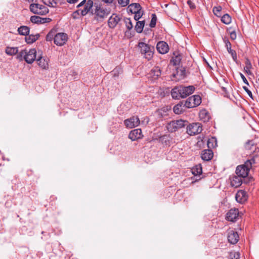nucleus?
Segmentation results:
<instances>
[{
	"mask_svg": "<svg viewBox=\"0 0 259 259\" xmlns=\"http://www.w3.org/2000/svg\"><path fill=\"white\" fill-rule=\"evenodd\" d=\"M134 19L136 21H138L142 16L143 14V12L141 10L139 11L138 12H136V13H134Z\"/></svg>",
	"mask_w": 259,
	"mask_h": 259,
	"instance_id": "obj_45",
	"label": "nucleus"
},
{
	"mask_svg": "<svg viewBox=\"0 0 259 259\" xmlns=\"http://www.w3.org/2000/svg\"><path fill=\"white\" fill-rule=\"evenodd\" d=\"M213 153L211 149H205L202 151L201 157L204 161H209L211 159Z\"/></svg>",
	"mask_w": 259,
	"mask_h": 259,
	"instance_id": "obj_21",
	"label": "nucleus"
},
{
	"mask_svg": "<svg viewBox=\"0 0 259 259\" xmlns=\"http://www.w3.org/2000/svg\"><path fill=\"white\" fill-rule=\"evenodd\" d=\"M230 37L232 39H235L236 38V34L235 31H233L230 33Z\"/></svg>",
	"mask_w": 259,
	"mask_h": 259,
	"instance_id": "obj_53",
	"label": "nucleus"
},
{
	"mask_svg": "<svg viewBox=\"0 0 259 259\" xmlns=\"http://www.w3.org/2000/svg\"><path fill=\"white\" fill-rule=\"evenodd\" d=\"M239 216V210L238 209H231L226 214L227 220L234 222H236Z\"/></svg>",
	"mask_w": 259,
	"mask_h": 259,
	"instance_id": "obj_13",
	"label": "nucleus"
},
{
	"mask_svg": "<svg viewBox=\"0 0 259 259\" xmlns=\"http://www.w3.org/2000/svg\"><path fill=\"white\" fill-rule=\"evenodd\" d=\"M174 65H179L180 61H181V58L179 56H176L175 58H172V59Z\"/></svg>",
	"mask_w": 259,
	"mask_h": 259,
	"instance_id": "obj_48",
	"label": "nucleus"
},
{
	"mask_svg": "<svg viewBox=\"0 0 259 259\" xmlns=\"http://www.w3.org/2000/svg\"><path fill=\"white\" fill-rule=\"evenodd\" d=\"M192 174L195 176L200 175L202 172V169L201 165H197L192 169Z\"/></svg>",
	"mask_w": 259,
	"mask_h": 259,
	"instance_id": "obj_36",
	"label": "nucleus"
},
{
	"mask_svg": "<svg viewBox=\"0 0 259 259\" xmlns=\"http://www.w3.org/2000/svg\"><path fill=\"white\" fill-rule=\"evenodd\" d=\"M228 240L232 244H236L239 240V235L237 232L231 231L228 235Z\"/></svg>",
	"mask_w": 259,
	"mask_h": 259,
	"instance_id": "obj_20",
	"label": "nucleus"
},
{
	"mask_svg": "<svg viewBox=\"0 0 259 259\" xmlns=\"http://www.w3.org/2000/svg\"><path fill=\"white\" fill-rule=\"evenodd\" d=\"M18 52L17 47H7L6 49V53L9 55H14Z\"/></svg>",
	"mask_w": 259,
	"mask_h": 259,
	"instance_id": "obj_34",
	"label": "nucleus"
},
{
	"mask_svg": "<svg viewBox=\"0 0 259 259\" xmlns=\"http://www.w3.org/2000/svg\"><path fill=\"white\" fill-rule=\"evenodd\" d=\"M40 17L38 16H32L30 17V21L33 23L40 24Z\"/></svg>",
	"mask_w": 259,
	"mask_h": 259,
	"instance_id": "obj_43",
	"label": "nucleus"
},
{
	"mask_svg": "<svg viewBox=\"0 0 259 259\" xmlns=\"http://www.w3.org/2000/svg\"><path fill=\"white\" fill-rule=\"evenodd\" d=\"M141 10V6L138 3H133L128 5L127 11L132 14L136 13Z\"/></svg>",
	"mask_w": 259,
	"mask_h": 259,
	"instance_id": "obj_22",
	"label": "nucleus"
},
{
	"mask_svg": "<svg viewBox=\"0 0 259 259\" xmlns=\"http://www.w3.org/2000/svg\"><path fill=\"white\" fill-rule=\"evenodd\" d=\"M79 11H80V10H78L75 12H74L72 14V17L73 19H77L79 17Z\"/></svg>",
	"mask_w": 259,
	"mask_h": 259,
	"instance_id": "obj_49",
	"label": "nucleus"
},
{
	"mask_svg": "<svg viewBox=\"0 0 259 259\" xmlns=\"http://www.w3.org/2000/svg\"><path fill=\"white\" fill-rule=\"evenodd\" d=\"M109 13V10L106 9L104 5L100 4L96 6L95 14L97 17L103 18L107 16Z\"/></svg>",
	"mask_w": 259,
	"mask_h": 259,
	"instance_id": "obj_8",
	"label": "nucleus"
},
{
	"mask_svg": "<svg viewBox=\"0 0 259 259\" xmlns=\"http://www.w3.org/2000/svg\"><path fill=\"white\" fill-rule=\"evenodd\" d=\"M145 25V21H138L136 23L135 29L137 33H140L143 31Z\"/></svg>",
	"mask_w": 259,
	"mask_h": 259,
	"instance_id": "obj_29",
	"label": "nucleus"
},
{
	"mask_svg": "<svg viewBox=\"0 0 259 259\" xmlns=\"http://www.w3.org/2000/svg\"><path fill=\"white\" fill-rule=\"evenodd\" d=\"M179 91L181 93V98H186L187 96L192 94L195 90V88L193 85L188 87L179 86Z\"/></svg>",
	"mask_w": 259,
	"mask_h": 259,
	"instance_id": "obj_12",
	"label": "nucleus"
},
{
	"mask_svg": "<svg viewBox=\"0 0 259 259\" xmlns=\"http://www.w3.org/2000/svg\"><path fill=\"white\" fill-rule=\"evenodd\" d=\"M222 10V7L221 6H215L213 8L212 12L215 16L220 17L221 12Z\"/></svg>",
	"mask_w": 259,
	"mask_h": 259,
	"instance_id": "obj_38",
	"label": "nucleus"
},
{
	"mask_svg": "<svg viewBox=\"0 0 259 259\" xmlns=\"http://www.w3.org/2000/svg\"><path fill=\"white\" fill-rule=\"evenodd\" d=\"M36 50L35 49H31L29 50L24 49L21 50L18 54L17 58L20 60H24L28 64H32L36 59Z\"/></svg>",
	"mask_w": 259,
	"mask_h": 259,
	"instance_id": "obj_1",
	"label": "nucleus"
},
{
	"mask_svg": "<svg viewBox=\"0 0 259 259\" xmlns=\"http://www.w3.org/2000/svg\"><path fill=\"white\" fill-rule=\"evenodd\" d=\"M202 131L201 124L200 123H192L187 127V133L191 136L200 134Z\"/></svg>",
	"mask_w": 259,
	"mask_h": 259,
	"instance_id": "obj_7",
	"label": "nucleus"
},
{
	"mask_svg": "<svg viewBox=\"0 0 259 259\" xmlns=\"http://www.w3.org/2000/svg\"><path fill=\"white\" fill-rule=\"evenodd\" d=\"M225 43V46L228 53L231 55L232 59L234 62L237 63V54L235 51L231 49V44L230 42L228 40H224Z\"/></svg>",
	"mask_w": 259,
	"mask_h": 259,
	"instance_id": "obj_18",
	"label": "nucleus"
},
{
	"mask_svg": "<svg viewBox=\"0 0 259 259\" xmlns=\"http://www.w3.org/2000/svg\"><path fill=\"white\" fill-rule=\"evenodd\" d=\"M171 95L173 99H179L181 98V93L179 91V87H176L174 89H172L171 91Z\"/></svg>",
	"mask_w": 259,
	"mask_h": 259,
	"instance_id": "obj_27",
	"label": "nucleus"
},
{
	"mask_svg": "<svg viewBox=\"0 0 259 259\" xmlns=\"http://www.w3.org/2000/svg\"><path fill=\"white\" fill-rule=\"evenodd\" d=\"M39 37V34H36L35 35H29L26 36L25 40L27 44H31L35 42L36 40L38 39Z\"/></svg>",
	"mask_w": 259,
	"mask_h": 259,
	"instance_id": "obj_28",
	"label": "nucleus"
},
{
	"mask_svg": "<svg viewBox=\"0 0 259 259\" xmlns=\"http://www.w3.org/2000/svg\"><path fill=\"white\" fill-rule=\"evenodd\" d=\"M243 89L245 91V92L247 93L248 95L251 98L253 99V96H252V94L251 92L249 90H248V89L246 87H245V86L243 87Z\"/></svg>",
	"mask_w": 259,
	"mask_h": 259,
	"instance_id": "obj_50",
	"label": "nucleus"
},
{
	"mask_svg": "<svg viewBox=\"0 0 259 259\" xmlns=\"http://www.w3.org/2000/svg\"><path fill=\"white\" fill-rule=\"evenodd\" d=\"M114 0H102V1L106 4H112Z\"/></svg>",
	"mask_w": 259,
	"mask_h": 259,
	"instance_id": "obj_55",
	"label": "nucleus"
},
{
	"mask_svg": "<svg viewBox=\"0 0 259 259\" xmlns=\"http://www.w3.org/2000/svg\"><path fill=\"white\" fill-rule=\"evenodd\" d=\"M258 81H259V78H258Z\"/></svg>",
	"mask_w": 259,
	"mask_h": 259,
	"instance_id": "obj_58",
	"label": "nucleus"
},
{
	"mask_svg": "<svg viewBox=\"0 0 259 259\" xmlns=\"http://www.w3.org/2000/svg\"><path fill=\"white\" fill-rule=\"evenodd\" d=\"M235 198L237 202L242 203L247 200V195L245 191L240 190L236 194Z\"/></svg>",
	"mask_w": 259,
	"mask_h": 259,
	"instance_id": "obj_17",
	"label": "nucleus"
},
{
	"mask_svg": "<svg viewBox=\"0 0 259 259\" xmlns=\"http://www.w3.org/2000/svg\"><path fill=\"white\" fill-rule=\"evenodd\" d=\"M243 178L241 177L234 176L233 177L232 180L231 182V185L232 187L237 188L241 185L242 183Z\"/></svg>",
	"mask_w": 259,
	"mask_h": 259,
	"instance_id": "obj_23",
	"label": "nucleus"
},
{
	"mask_svg": "<svg viewBox=\"0 0 259 259\" xmlns=\"http://www.w3.org/2000/svg\"><path fill=\"white\" fill-rule=\"evenodd\" d=\"M68 39L67 35L65 33H58L56 34L54 38V43L57 46H63Z\"/></svg>",
	"mask_w": 259,
	"mask_h": 259,
	"instance_id": "obj_10",
	"label": "nucleus"
},
{
	"mask_svg": "<svg viewBox=\"0 0 259 259\" xmlns=\"http://www.w3.org/2000/svg\"><path fill=\"white\" fill-rule=\"evenodd\" d=\"M30 10L35 14L43 15L49 12V10L45 6L38 4H31L30 5Z\"/></svg>",
	"mask_w": 259,
	"mask_h": 259,
	"instance_id": "obj_5",
	"label": "nucleus"
},
{
	"mask_svg": "<svg viewBox=\"0 0 259 259\" xmlns=\"http://www.w3.org/2000/svg\"><path fill=\"white\" fill-rule=\"evenodd\" d=\"M207 145L209 149L215 147L217 146V139L215 137H211L207 141Z\"/></svg>",
	"mask_w": 259,
	"mask_h": 259,
	"instance_id": "obj_32",
	"label": "nucleus"
},
{
	"mask_svg": "<svg viewBox=\"0 0 259 259\" xmlns=\"http://www.w3.org/2000/svg\"><path fill=\"white\" fill-rule=\"evenodd\" d=\"M42 2L45 5L50 7H55L56 5L55 0H42Z\"/></svg>",
	"mask_w": 259,
	"mask_h": 259,
	"instance_id": "obj_41",
	"label": "nucleus"
},
{
	"mask_svg": "<svg viewBox=\"0 0 259 259\" xmlns=\"http://www.w3.org/2000/svg\"><path fill=\"white\" fill-rule=\"evenodd\" d=\"M200 119L203 122H207L210 119V115L208 112L205 109L200 111L199 114Z\"/></svg>",
	"mask_w": 259,
	"mask_h": 259,
	"instance_id": "obj_25",
	"label": "nucleus"
},
{
	"mask_svg": "<svg viewBox=\"0 0 259 259\" xmlns=\"http://www.w3.org/2000/svg\"><path fill=\"white\" fill-rule=\"evenodd\" d=\"M239 75H240V77H241L243 82L244 83H245L246 85H248L249 83H248L247 80L246 79V77H245V76L241 72L239 73Z\"/></svg>",
	"mask_w": 259,
	"mask_h": 259,
	"instance_id": "obj_51",
	"label": "nucleus"
},
{
	"mask_svg": "<svg viewBox=\"0 0 259 259\" xmlns=\"http://www.w3.org/2000/svg\"><path fill=\"white\" fill-rule=\"evenodd\" d=\"M187 4L191 9H194L195 8V5L194 3H193L191 0H188L187 1Z\"/></svg>",
	"mask_w": 259,
	"mask_h": 259,
	"instance_id": "obj_52",
	"label": "nucleus"
},
{
	"mask_svg": "<svg viewBox=\"0 0 259 259\" xmlns=\"http://www.w3.org/2000/svg\"><path fill=\"white\" fill-rule=\"evenodd\" d=\"M29 3H31L33 2H36V0H26Z\"/></svg>",
	"mask_w": 259,
	"mask_h": 259,
	"instance_id": "obj_57",
	"label": "nucleus"
},
{
	"mask_svg": "<svg viewBox=\"0 0 259 259\" xmlns=\"http://www.w3.org/2000/svg\"><path fill=\"white\" fill-rule=\"evenodd\" d=\"M161 74V70L159 67H154L150 71V75L154 79H157Z\"/></svg>",
	"mask_w": 259,
	"mask_h": 259,
	"instance_id": "obj_26",
	"label": "nucleus"
},
{
	"mask_svg": "<svg viewBox=\"0 0 259 259\" xmlns=\"http://www.w3.org/2000/svg\"><path fill=\"white\" fill-rule=\"evenodd\" d=\"M118 70H119L118 68H115V69L113 70V72L114 73V76H115L116 75V72L118 73Z\"/></svg>",
	"mask_w": 259,
	"mask_h": 259,
	"instance_id": "obj_56",
	"label": "nucleus"
},
{
	"mask_svg": "<svg viewBox=\"0 0 259 259\" xmlns=\"http://www.w3.org/2000/svg\"><path fill=\"white\" fill-rule=\"evenodd\" d=\"M29 28L26 26H20L18 29L19 33L22 35H27L29 32Z\"/></svg>",
	"mask_w": 259,
	"mask_h": 259,
	"instance_id": "obj_33",
	"label": "nucleus"
},
{
	"mask_svg": "<svg viewBox=\"0 0 259 259\" xmlns=\"http://www.w3.org/2000/svg\"><path fill=\"white\" fill-rule=\"evenodd\" d=\"M201 103V98L199 95H193L189 97L185 102L184 107L192 108L199 106Z\"/></svg>",
	"mask_w": 259,
	"mask_h": 259,
	"instance_id": "obj_3",
	"label": "nucleus"
},
{
	"mask_svg": "<svg viewBox=\"0 0 259 259\" xmlns=\"http://www.w3.org/2000/svg\"><path fill=\"white\" fill-rule=\"evenodd\" d=\"M245 63V66L244 67V71L248 75L252 74L250 70L252 68V65L250 60L248 59H246Z\"/></svg>",
	"mask_w": 259,
	"mask_h": 259,
	"instance_id": "obj_31",
	"label": "nucleus"
},
{
	"mask_svg": "<svg viewBox=\"0 0 259 259\" xmlns=\"http://www.w3.org/2000/svg\"><path fill=\"white\" fill-rule=\"evenodd\" d=\"M138 47L140 49L141 55L147 60H150L153 56L154 47L143 42H140Z\"/></svg>",
	"mask_w": 259,
	"mask_h": 259,
	"instance_id": "obj_2",
	"label": "nucleus"
},
{
	"mask_svg": "<svg viewBox=\"0 0 259 259\" xmlns=\"http://www.w3.org/2000/svg\"><path fill=\"white\" fill-rule=\"evenodd\" d=\"M55 35V32L54 30L50 31L46 37V40L50 41H52L53 39L54 40Z\"/></svg>",
	"mask_w": 259,
	"mask_h": 259,
	"instance_id": "obj_39",
	"label": "nucleus"
},
{
	"mask_svg": "<svg viewBox=\"0 0 259 259\" xmlns=\"http://www.w3.org/2000/svg\"><path fill=\"white\" fill-rule=\"evenodd\" d=\"M118 4L122 7H126L130 3V0H117Z\"/></svg>",
	"mask_w": 259,
	"mask_h": 259,
	"instance_id": "obj_46",
	"label": "nucleus"
},
{
	"mask_svg": "<svg viewBox=\"0 0 259 259\" xmlns=\"http://www.w3.org/2000/svg\"><path fill=\"white\" fill-rule=\"evenodd\" d=\"M140 119L138 116H134L124 121V123L127 128H132L138 126L140 124Z\"/></svg>",
	"mask_w": 259,
	"mask_h": 259,
	"instance_id": "obj_9",
	"label": "nucleus"
},
{
	"mask_svg": "<svg viewBox=\"0 0 259 259\" xmlns=\"http://www.w3.org/2000/svg\"><path fill=\"white\" fill-rule=\"evenodd\" d=\"M51 21H52V19L50 18H41V17L40 19V24L49 23Z\"/></svg>",
	"mask_w": 259,
	"mask_h": 259,
	"instance_id": "obj_47",
	"label": "nucleus"
},
{
	"mask_svg": "<svg viewBox=\"0 0 259 259\" xmlns=\"http://www.w3.org/2000/svg\"><path fill=\"white\" fill-rule=\"evenodd\" d=\"M120 20V18L118 15H117L115 14H112V15L109 18L108 21L109 27L111 28H115Z\"/></svg>",
	"mask_w": 259,
	"mask_h": 259,
	"instance_id": "obj_15",
	"label": "nucleus"
},
{
	"mask_svg": "<svg viewBox=\"0 0 259 259\" xmlns=\"http://www.w3.org/2000/svg\"><path fill=\"white\" fill-rule=\"evenodd\" d=\"M170 107L166 106L158 109L157 111V112L159 116L161 117H163L168 115V112L170 111Z\"/></svg>",
	"mask_w": 259,
	"mask_h": 259,
	"instance_id": "obj_24",
	"label": "nucleus"
},
{
	"mask_svg": "<svg viewBox=\"0 0 259 259\" xmlns=\"http://www.w3.org/2000/svg\"><path fill=\"white\" fill-rule=\"evenodd\" d=\"M156 49L157 51L161 54H165L168 52L169 50V47L166 42L161 41H159L156 46Z\"/></svg>",
	"mask_w": 259,
	"mask_h": 259,
	"instance_id": "obj_16",
	"label": "nucleus"
},
{
	"mask_svg": "<svg viewBox=\"0 0 259 259\" xmlns=\"http://www.w3.org/2000/svg\"><path fill=\"white\" fill-rule=\"evenodd\" d=\"M187 123V121L182 119L171 121L168 123L167 128L169 132L173 133L184 127Z\"/></svg>",
	"mask_w": 259,
	"mask_h": 259,
	"instance_id": "obj_4",
	"label": "nucleus"
},
{
	"mask_svg": "<svg viewBox=\"0 0 259 259\" xmlns=\"http://www.w3.org/2000/svg\"><path fill=\"white\" fill-rule=\"evenodd\" d=\"M240 254L238 252L232 251L229 254V259H239Z\"/></svg>",
	"mask_w": 259,
	"mask_h": 259,
	"instance_id": "obj_42",
	"label": "nucleus"
},
{
	"mask_svg": "<svg viewBox=\"0 0 259 259\" xmlns=\"http://www.w3.org/2000/svg\"><path fill=\"white\" fill-rule=\"evenodd\" d=\"M250 169V168L247 166L246 164L244 163V164L238 165L236 167V174L238 176L241 177L242 178H244L248 176Z\"/></svg>",
	"mask_w": 259,
	"mask_h": 259,
	"instance_id": "obj_11",
	"label": "nucleus"
},
{
	"mask_svg": "<svg viewBox=\"0 0 259 259\" xmlns=\"http://www.w3.org/2000/svg\"><path fill=\"white\" fill-rule=\"evenodd\" d=\"M93 6V2L92 0H83L78 5L77 8L83 7V9H80V13L82 16L86 15L91 10Z\"/></svg>",
	"mask_w": 259,
	"mask_h": 259,
	"instance_id": "obj_6",
	"label": "nucleus"
},
{
	"mask_svg": "<svg viewBox=\"0 0 259 259\" xmlns=\"http://www.w3.org/2000/svg\"><path fill=\"white\" fill-rule=\"evenodd\" d=\"M38 66L42 69L47 70L49 68V59L40 57L37 60Z\"/></svg>",
	"mask_w": 259,
	"mask_h": 259,
	"instance_id": "obj_19",
	"label": "nucleus"
},
{
	"mask_svg": "<svg viewBox=\"0 0 259 259\" xmlns=\"http://www.w3.org/2000/svg\"><path fill=\"white\" fill-rule=\"evenodd\" d=\"M157 21V17L155 14H152L151 16V20L149 24L151 28L155 27Z\"/></svg>",
	"mask_w": 259,
	"mask_h": 259,
	"instance_id": "obj_40",
	"label": "nucleus"
},
{
	"mask_svg": "<svg viewBox=\"0 0 259 259\" xmlns=\"http://www.w3.org/2000/svg\"><path fill=\"white\" fill-rule=\"evenodd\" d=\"M221 21L225 24H230L232 21L231 17L228 14H225L221 17Z\"/></svg>",
	"mask_w": 259,
	"mask_h": 259,
	"instance_id": "obj_35",
	"label": "nucleus"
},
{
	"mask_svg": "<svg viewBox=\"0 0 259 259\" xmlns=\"http://www.w3.org/2000/svg\"><path fill=\"white\" fill-rule=\"evenodd\" d=\"M143 137L142 130L140 128L135 129L130 132L128 138L132 141H136Z\"/></svg>",
	"mask_w": 259,
	"mask_h": 259,
	"instance_id": "obj_14",
	"label": "nucleus"
},
{
	"mask_svg": "<svg viewBox=\"0 0 259 259\" xmlns=\"http://www.w3.org/2000/svg\"><path fill=\"white\" fill-rule=\"evenodd\" d=\"M256 157H253L249 160H247L245 163L247 166H248L249 168L252 167V164H254L255 163V158Z\"/></svg>",
	"mask_w": 259,
	"mask_h": 259,
	"instance_id": "obj_44",
	"label": "nucleus"
},
{
	"mask_svg": "<svg viewBox=\"0 0 259 259\" xmlns=\"http://www.w3.org/2000/svg\"><path fill=\"white\" fill-rule=\"evenodd\" d=\"M184 103L181 102L178 104L176 105L173 108V111L175 113L180 114L183 111L182 106H184Z\"/></svg>",
	"mask_w": 259,
	"mask_h": 259,
	"instance_id": "obj_30",
	"label": "nucleus"
},
{
	"mask_svg": "<svg viewBox=\"0 0 259 259\" xmlns=\"http://www.w3.org/2000/svg\"><path fill=\"white\" fill-rule=\"evenodd\" d=\"M66 1L69 4H75V3H76L79 0H66Z\"/></svg>",
	"mask_w": 259,
	"mask_h": 259,
	"instance_id": "obj_54",
	"label": "nucleus"
},
{
	"mask_svg": "<svg viewBox=\"0 0 259 259\" xmlns=\"http://www.w3.org/2000/svg\"><path fill=\"white\" fill-rule=\"evenodd\" d=\"M123 21L125 23V26L128 30H131L133 28V25L131 18H124Z\"/></svg>",
	"mask_w": 259,
	"mask_h": 259,
	"instance_id": "obj_37",
	"label": "nucleus"
}]
</instances>
